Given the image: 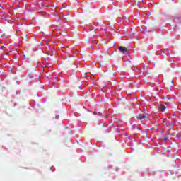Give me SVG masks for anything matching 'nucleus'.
<instances>
[{"instance_id": "1", "label": "nucleus", "mask_w": 181, "mask_h": 181, "mask_svg": "<svg viewBox=\"0 0 181 181\" xmlns=\"http://www.w3.org/2000/svg\"><path fill=\"white\" fill-rule=\"evenodd\" d=\"M118 50L120 53H122L123 54H129V49L125 47L119 46L118 47Z\"/></svg>"}, {"instance_id": "2", "label": "nucleus", "mask_w": 181, "mask_h": 181, "mask_svg": "<svg viewBox=\"0 0 181 181\" xmlns=\"http://www.w3.org/2000/svg\"><path fill=\"white\" fill-rule=\"evenodd\" d=\"M145 118H146L145 115H139L137 116V119H145Z\"/></svg>"}, {"instance_id": "3", "label": "nucleus", "mask_w": 181, "mask_h": 181, "mask_svg": "<svg viewBox=\"0 0 181 181\" xmlns=\"http://www.w3.org/2000/svg\"><path fill=\"white\" fill-rule=\"evenodd\" d=\"M160 111H161L162 112H165V111H166V106L165 105H161L159 107Z\"/></svg>"}, {"instance_id": "4", "label": "nucleus", "mask_w": 181, "mask_h": 181, "mask_svg": "<svg viewBox=\"0 0 181 181\" xmlns=\"http://www.w3.org/2000/svg\"><path fill=\"white\" fill-rule=\"evenodd\" d=\"M178 22H179L180 23H181V17H179V18H178Z\"/></svg>"}, {"instance_id": "5", "label": "nucleus", "mask_w": 181, "mask_h": 181, "mask_svg": "<svg viewBox=\"0 0 181 181\" xmlns=\"http://www.w3.org/2000/svg\"><path fill=\"white\" fill-rule=\"evenodd\" d=\"M30 78H33V74L30 75Z\"/></svg>"}, {"instance_id": "6", "label": "nucleus", "mask_w": 181, "mask_h": 181, "mask_svg": "<svg viewBox=\"0 0 181 181\" xmlns=\"http://www.w3.org/2000/svg\"><path fill=\"white\" fill-rule=\"evenodd\" d=\"M57 119H59V116H56Z\"/></svg>"}, {"instance_id": "7", "label": "nucleus", "mask_w": 181, "mask_h": 181, "mask_svg": "<svg viewBox=\"0 0 181 181\" xmlns=\"http://www.w3.org/2000/svg\"><path fill=\"white\" fill-rule=\"evenodd\" d=\"M4 47H1L0 49H2Z\"/></svg>"}]
</instances>
